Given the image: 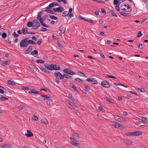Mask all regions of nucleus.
Segmentation results:
<instances>
[{"mask_svg": "<svg viewBox=\"0 0 148 148\" xmlns=\"http://www.w3.org/2000/svg\"><path fill=\"white\" fill-rule=\"evenodd\" d=\"M28 38H25L22 40L20 43V46L23 48L26 47L28 45L27 41Z\"/></svg>", "mask_w": 148, "mask_h": 148, "instance_id": "1", "label": "nucleus"}, {"mask_svg": "<svg viewBox=\"0 0 148 148\" xmlns=\"http://www.w3.org/2000/svg\"><path fill=\"white\" fill-rule=\"evenodd\" d=\"M101 84L103 86L106 88H108L110 87V85L108 82L106 80L102 81Z\"/></svg>", "mask_w": 148, "mask_h": 148, "instance_id": "2", "label": "nucleus"}, {"mask_svg": "<svg viewBox=\"0 0 148 148\" xmlns=\"http://www.w3.org/2000/svg\"><path fill=\"white\" fill-rule=\"evenodd\" d=\"M54 74L57 79H63V75H62L60 73L56 71L54 73Z\"/></svg>", "mask_w": 148, "mask_h": 148, "instance_id": "3", "label": "nucleus"}, {"mask_svg": "<svg viewBox=\"0 0 148 148\" xmlns=\"http://www.w3.org/2000/svg\"><path fill=\"white\" fill-rule=\"evenodd\" d=\"M113 116L114 117V119L118 121H125V120L121 116L117 115H113Z\"/></svg>", "mask_w": 148, "mask_h": 148, "instance_id": "4", "label": "nucleus"}, {"mask_svg": "<svg viewBox=\"0 0 148 148\" xmlns=\"http://www.w3.org/2000/svg\"><path fill=\"white\" fill-rule=\"evenodd\" d=\"M86 80L88 82H91L93 84H97V81L93 79L89 78H87Z\"/></svg>", "mask_w": 148, "mask_h": 148, "instance_id": "5", "label": "nucleus"}, {"mask_svg": "<svg viewBox=\"0 0 148 148\" xmlns=\"http://www.w3.org/2000/svg\"><path fill=\"white\" fill-rule=\"evenodd\" d=\"M67 103L69 105H71L72 107L75 110H77V107L75 106V104L73 103H72L71 101L69 100L67 101Z\"/></svg>", "mask_w": 148, "mask_h": 148, "instance_id": "6", "label": "nucleus"}, {"mask_svg": "<svg viewBox=\"0 0 148 148\" xmlns=\"http://www.w3.org/2000/svg\"><path fill=\"white\" fill-rule=\"evenodd\" d=\"M27 134L26 133L25 134L26 136L27 137H30L33 136V133L30 130H27Z\"/></svg>", "mask_w": 148, "mask_h": 148, "instance_id": "7", "label": "nucleus"}, {"mask_svg": "<svg viewBox=\"0 0 148 148\" xmlns=\"http://www.w3.org/2000/svg\"><path fill=\"white\" fill-rule=\"evenodd\" d=\"M121 125V124L116 122H114L113 124V127L116 128H119Z\"/></svg>", "mask_w": 148, "mask_h": 148, "instance_id": "8", "label": "nucleus"}, {"mask_svg": "<svg viewBox=\"0 0 148 148\" xmlns=\"http://www.w3.org/2000/svg\"><path fill=\"white\" fill-rule=\"evenodd\" d=\"M69 86L70 87L73 88L75 91L76 92H78V90L77 89L76 87L72 83H70L69 85Z\"/></svg>", "mask_w": 148, "mask_h": 148, "instance_id": "9", "label": "nucleus"}, {"mask_svg": "<svg viewBox=\"0 0 148 148\" xmlns=\"http://www.w3.org/2000/svg\"><path fill=\"white\" fill-rule=\"evenodd\" d=\"M137 124L138 125L141 126H147L148 125V124L147 123H144L143 121L140 122H137Z\"/></svg>", "mask_w": 148, "mask_h": 148, "instance_id": "10", "label": "nucleus"}, {"mask_svg": "<svg viewBox=\"0 0 148 148\" xmlns=\"http://www.w3.org/2000/svg\"><path fill=\"white\" fill-rule=\"evenodd\" d=\"M40 97H43L44 98V100H51V97L48 96L47 95H41Z\"/></svg>", "mask_w": 148, "mask_h": 148, "instance_id": "11", "label": "nucleus"}, {"mask_svg": "<svg viewBox=\"0 0 148 148\" xmlns=\"http://www.w3.org/2000/svg\"><path fill=\"white\" fill-rule=\"evenodd\" d=\"M120 14L125 16H129L131 15V14L130 13H126L122 12H119Z\"/></svg>", "mask_w": 148, "mask_h": 148, "instance_id": "12", "label": "nucleus"}, {"mask_svg": "<svg viewBox=\"0 0 148 148\" xmlns=\"http://www.w3.org/2000/svg\"><path fill=\"white\" fill-rule=\"evenodd\" d=\"M57 11L59 12H61L64 10V8L62 6H60L56 8Z\"/></svg>", "mask_w": 148, "mask_h": 148, "instance_id": "13", "label": "nucleus"}, {"mask_svg": "<svg viewBox=\"0 0 148 148\" xmlns=\"http://www.w3.org/2000/svg\"><path fill=\"white\" fill-rule=\"evenodd\" d=\"M134 136H138L142 134V132L141 131H136L135 132H133Z\"/></svg>", "mask_w": 148, "mask_h": 148, "instance_id": "14", "label": "nucleus"}, {"mask_svg": "<svg viewBox=\"0 0 148 148\" xmlns=\"http://www.w3.org/2000/svg\"><path fill=\"white\" fill-rule=\"evenodd\" d=\"M28 93L31 94H38L39 92L35 89H32L28 92Z\"/></svg>", "mask_w": 148, "mask_h": 148, "instance_id": "15", "label": "nucleus"}, {"mask_svg": "<svg viewBox=\"0 0 148 148\" xmlns=\"http://www.w3.org/2000/svg\"><path fill=\"white\" fill-rule=\"evenodd\" d=\"M138 116L140 118H141V119H142L143 120L148 121V119L146 118L145 117V116H142V114H139L138 115Z\"/></svg>", "mask_w": 148, "mask_h": 148, "instance_id": "16", "label": "nucleus"}, {"mask_svg": "<svg viewBox=\"0 0 148 148\" xmlns=\"http://www.w3.org/2000/svg\"><path fill=\"white\" fill-rule=\"evenodd\" d=\"M53 70H55L56 71H58L60 70V68L59 65L53 64Z\"/></svg>", "mask_w": 148, "mask_h": 148, "instance_id": "17", "label": "nucleus"}, {"mask_svg": "<svg viewBox=\"0 0 148 148\" xmlns=\"http://www.w3.org/2000/svg\"><path fill=\"white\" fill-rule=\"evenodd\" d=\"M62 34H64L65 31V28L62 26H60L59 28Z\"/></svg>", "mask_w": 148, "mask_h": 148, "instance_id": "18", "label": "nucleus"}, {"mask_svg": "<svg viewBox=\"0 0 148 148\" xmlns=\"http://www.w3.org/2000/svg\"><path fill=\"white\" fill-rule=\"evenodd\" d=\"M41 122L42 123H45L46 125L48 124L49 123L47 120V119L44 118L41 119Z\"/></svg>", "mask_w": 148, "mask_h": 148, "instance_id": "19", "label": "nucleus"}, {"mask_svg": "<svg viewBox=\"0 0 148 148\" xmlns=\"http://www.w3.org/2000/svg\"><path fill=\"white\" fill-rule=\"evenodd\" d=\"M5 96H7V97H9L11 95V93L10 91L8 90H5Z\"/></svg>", "mask_w": 148, "mask_h": 148, "instance_id": "20", "label": "nucleus"}, {"mask_svg": "<svg viewBox=\"0 0 148 148\" xmlns=\"http://www.w3.org/2000/svg\"><path fill=\"white\" fill-rule=\"evenodd\" d=\"M124 143L127 145H131L132 144V142L130 140H126L124 142Z\"/></svg>", "mask_w": 148, "mask_h": 148, "instance_id": "21", "label": "nucleus"}, {"mask_svg": "<svg viewBox=\"0 0 148 148\" xmlns=\"http://www.w3.org/2000/svg\"><path fill=\"white\" fill-rule=\"evenodd\" d=\"M84 20L88 21L89 23H93L97 22V21H94L91 19H84Z\"/></svg>", "mask_w": 148, "mask_h": 148, "instance_id": "22", "label": "nucleus"}, {"mask_svg": "<svg viewBox=\"0 0 148 148\" xmlns=\"http://www.w3.org/2000/svg\"><path fill=\"white\" fill-rule=\"evenodd\" d=\"M71 143L72 144L77 147H79L80 145L79 143L75 142L73 141H71Z\"/></svg>", "mask_w": 148, "mask_h": 148, "instance_id": "23", "label": "nucleus"}, {"mask_svg": "<svg viewBox=\"0 0 148 148\" xmlns=\"http://www.w3.org/2000/svg\"><path fill=\"white\" fill-rule=\"evenodd\" d=\"M10 63V62L7 61L3 62H1V65L3 66H5L6 65H8Z\"/></svg>", "mask_w": 148, "mask_h": 148, "instance_id": "24", "label": "nucleus"}, {"mask_svg": "<svg viewBox=\"0 0 148 148\" xmlns=\"http://www.w3.org/2000/svg\"><path fill=\"white\" fill-rule=\"evenodd\" d=\"M11 147V146L8 144L4 145H2L1 146V148H10Z\"/></svg>", "mask_w": 148, "mask_h": 148, "instance_id": "25", "label": "nucleus"}, {"mask_svg": "<svg viewBox=\"0 0 148 148\" xmlns=\"http://www.w3.org/2000/svg\"><path fill=\"white\" fill-rule=\"evenodd\" d=\"M135 90L138 91H140L141 92H145V90L144 88H136Z\"/></svg>", "mask_w": 148, "mask_h": 148, "instance_id": "26", "label": "nucleus"}, {"mask_svg": "<svg viewBox=\"0 0 148 148\" xmlns=\"http://www.w3.org/2000/svg\"><path fill=\"white\" fill-rule=\"evenodd\" d=\"M71 70L69 69H65L63 70V72L69 74V73L71 71Z\"/></svg>", "mask_w": 148, "mask_h": 148, "instance_id": "27", "label": "nucleus"}, {"mask_svg": "<svg viewBox=\"0 0 148 148\" xmlns=\"http://www.w3.org/2000/svg\"><path fill=\"white\" fill-rule=\"evenodd\" d=\"M8 83L9 84L12 86L15 85L16 84L15 82L10 80L8 81Z\"/></svg>", "mask_w": 148, "mask_h": 148, "instance_id": "28", "label": "nucleus"}, {"mask_svg": "<svg viewBox=\"0 0 148 148\" xmlns=\"http://www.w3.org/2000/svg\"><path fill=\"white\" fill-rule=\"evenodd\" d=\"M72 135L73 136V138L75 139H78L79 138V136L76 133H73Z\"/></svg>", "mask_w": 148, "mask_h": 148, "instance_id": "29", "label": "nucleus"}, {"mask_svg": "<svg viewBox=\"0 0 148 148\" xmlns=\"http://www.w3.org/2000/svg\"><path fill=\"white\" fill-rule=\"evenodd\" d=\"M27 25L29 27H31L34 26L33 23L31 21H29L27 23Z\"/></svg>", "mask_w": 148, "mask_h": 148, "instance_id": "30", "label": "nucleus"}, {"mask_svg": "<svg viewBox=\"0 0 148 148\" xmlns=\"http://www.w3.org/2000/svg\"><path fill=\"white\" fill-rule=\"evenodd\" d=\"M125 135L126 136H133L134 135L133 132H127L125 134Z\"/></svg>", "mask_w": 148, "mask_h": 148, "instance_id": "31", "label": "nucleus"}, {"mask_svg": "<svg viewBox=\"0 0 148 148\" xmlns=\"http://www.w3.org/2000/svg\"><path fill=\"white\" fill-rule=\"evenodd\" d=\"M114 84L115 85H116V86H119V85H120V86H123L125 87V88H127V86H125L123 84H119L117 82H114Z\"/></svg>", "mask_w": 148, "mask_h": 148, "instance_id": "32", "label": "nucleus"}, {"mask_svg": "<svg viewBox=\"0 0 148 148\" xmlns=\"http://www.w3.org/2000/svg\"><path fill=\"white\" fill-rule=\"evenodd\" d=\"M63 78L64 77L65 78L67 79L71 78V76L70 75L66 74H64L63 75Z\"/></svg>", "mask_w": 148, "mask_h": 148, "instance_id": "33", "label": "nucleus"}, {"mask_svg": "<svg viewBox=\"0 0 148 148\" xmlns=\"http://www.w3.org/2000/svg\"><path fill=\"white\" fill-rule=\"evenodd\" d=\"M42 12L43 11H42L38 13L37 18V19H39V18H41V16L42 14Z\"/></svg>", "mask_w": 148, "mask_h": 148, "instance_id": "34", "label": "nucleus"}, {"mask_svg": "<svg viewBox=\"0 0 148 148\" xmlns=\"http://www.w3.org/2000/svg\"><path fill=\"white\" fill-rule=\"evenodd\" d=\"M33 22L36 24V25L37 26H40V24L39 23L38 21L37 20H33Z\"/></svg>", "mask_w": 148, "mask_h": 148, "instance_id": "35", "label": "nucleus"}, {"mask_svg": "<svg viewBox=\"0 0 148 148\" xmlns=\"http://www.w3.org/2000/svg\"><path fill=\"white\" fill-rule=\"evenodd\" d=\"M38 51L36 50H34L31 53V54L32 55H37L38 54Z\"/></svg>", "mask_w": 148, "mask_h": 148, "instance_id": "36", "label": "nucleus"}, {"mask_svg": "<svg viewBox=\"0 0 148 148\" xmlns=\"http://www.w3.org/2000/svg\"><path fill=\"white\" fill-rule=\"evenodd\" d=\"M69 14V12L67 11H64L62 13V16L65 17Z\"/></svg>", "mask_w": 148, "mask_h": 148, "instance_id": "37", "label": "nucleus"}, {"mask_svg": "<svg viewBox=\"0 0 148 148\" xmlns=\"http://www.w3.org/2000/svg\"><path fill=\"white\" fill-rule=\"evenodd\" d=\"M110 12H111V14L112 16L114 17H117V16L116 15V14L114 12L113 10H112L110 11Z\"/></svg>", "mask_w": 148, "mask_h": 148, "instance_id": "38", "label": "nucleus"}, {"mask_svg": "<svg viewBox=\"0 0 148 148\" xmlns=\"http://www.w3.org/2000/svg\"><path fill=\"white\" fill-rule=\"evenodd\" d=\"M22 31L24 34H25L27 33V30L24 28H23L22 29Z\"/></svg>", "mask_w": 148, "mask_h": 148, "instance_id": "39", "label": "nucleus"}, {"mask_svg": "<svg viewBox=\"0 0 148 148\" xmlns=\"http://www.w3.org/2000/svg\"><path fill=\"white\" fill-rule=\"evenodd\" d=\"M53 64H51L50 65H49V67H48V69H49V70L53 71Z\"/></svg>", "mask_w": 148, "mask_h": 148, "instance_id": "40", "label": "nucleus"}, {"mask_svg": "<svg viewBox=\"0 0 148 148\" xmlns=\"http://www.w3.org/2000/svg\"><path fill=\"white\" fill-rule=\"evenodd\" d=\"M3 88H0V93L1 94H3L5 92L4 90H6V89L4 87H3Z\"/></svg>", "mask_w": 148, "mask_h": 148, "instance_id": "41", "label": "nucleus"}, {"mask_svg": "<svg viewBox=\"0 0 148 148\" xmlns=\"http://www.w3.org/2000/svg\"><path fill=\"white\" fill-rule=\"evenodd\" d=\"M0 99L1 101H4L6 100H8V99L4 97L1 96L0 97Z\"/></svg>", "mask_w": 148, "mask_h": 148, "instance_id": "42", "label": "nucleus"}, {"mask_svg": "<svg viewBox=\"0 0 148 148\" xmlns=\"http://www.w3.org/2000/svg\"><path fill=\"white\" fill-rule=\"evenodd\" d=\"M77 73H80V74H81L82 75V76H83V77H87V76H86L85 75L84 73H83V72H81V71H77Z\"/></svg>", "mask_w": 148, "mask_h": 148, "instance_id": "43", "label": "nucleus"}, {"mask_svg": "<svg viewBox=\"0 0 148 148\" xmlns=\"http://www.w3.org/2000/svg\"><path fill=\"white\" fill-rule=\"evenodd\" d=\"M42 42V39L41 38H40L38 40V41L37 42V44L38 45H40L41 44Z\"/></svg>", "mask_w": 148, "mask_h": 148, "instance_id": "44", "label": "nucleus"}, {"mask_svg": "<svg viewBox=\"0 0 148 148\" xmlns=\"http://www.w3.org/2000/svg\"><path fill=\"white\" fill-rule=\"evenodd\" d=\"M104 99H105L106 100V101H108L110 103H112V104L113 103L112 102H111V100H110V99L109 98H108L106 96H105L104 97Z\"/></svg>", "mask_w": 148, "mask_h": 148, "instance_id": "45", "label": "nucleus"}, {"mask_svg": "<svg viewBox=\"0 0 148 148\" xmlns=\"http://www.w3.org/2000/svg\"><path fill=\"white\" fill-rule=\"evenodd\" d=\"M49 17L50 18L52 19L57 20L58 19V18L54 16L49 15Z\"/></svg>", "mask_w": 148, "mask_h": 148, "instance_id": "46", "label": "nucleus"}, {"mask_svg": "<svg viewBox=\"0 0 148 148\" xmlns=\"http://www.w3.org/2000/svg\"><path fill=\"white\" fill-rule=\"evenodd\" d=\"M36 62L37 63H41L43 64L45 63V62L44 61L41 60H37L36 61Z\"/></svg>", "mask_w": 148, "mask_h": 148, "instance_id": "47", "label": "nucleus"}, {"mask_svg": "<svg viewBox=\"0 0 148 148\" xmlns=\"http://www.w3.org/2000/svg\"><path fill=\"white\" fill-rule=\"evenodd\" d=\"M42 70L45 72L47 73L48 74H49L50 73V71L46 69L45 68H42Z\"/></svg>", "mask_w": 148, "mask_h": 148, "instance_id": "48", "label": "nucleus"}, {"mask_svg": "<svg viewBox=\"0 0 148 148\" xmlns=\"http://www.w3.org/2000/svg\"><path fill=\"white\" fill-rule=\"evenodd\" d=\"M84 86L86 90L87 91H89V90H90V88L88 86H87V84H84Z\"/></svg>", "mask_w": 148, "mask_h": 148, "instance_id": "49", "label": "nucleus"}, {"mask_svg": "<svg viewBox=\"0 0 148 148\" xmlns=\"http://www.w3.org/2000/svg\"><path fill=\"white\" fill-rule=\"evenodd\" d=\"M119 4H118V5H117L116 6L115 9L116 10L119 12H120V8L119 7Z\"/></svg>", "mask_w": 148, "mask_h": 148, "instance_id": "50", "label": "nucleus"}, {"mask_svg": "<svg viewBox=\"0 0 148 148\" xmlns=\"http://www.w3.org/2000/svg\"><path fill=\"white\" fill-rule=\"evenodd\" d=\"M57 0L58 2H62L64 4H66L67 3L66 0Z\"/></svg>", "mask_w": 148, "mask_h": 148, "instance_id": "51", "label": "nucleus"}, {"mask_svg": "<svg viewBox=\"0 0 148 148\" xmlns=\"http://www.w3.org/2000/svg\"><path fill=\"white\" fill-rule=\"evenodd\" d=\"M50 9V8L49 7V6H48L46 8V9L44 11H45L46 12L49 13L50 11L51 10Z\"/></svg>", "mask_w": 148, "mask_h": 148, "instance_id": "52", "label": "nucleus"}, {"mask_svg": "<svg viewBox=\"0 0 148 148\" xmlns=\"http://www.w3.org/2000/svg\"><path fill=\"white\" fill-rule=\"evenodd\" d=\"M98 109L99 110L103 112H105V109L99 106L98 107Z\"/></svg>", "mask_w": 148, "mask_h": 148, "instance_id": "53", "label": "nucleus"}, {"mask_svg": "<svg viewBox=\"0 0 148 148\" xmlns=\"http://www.w3.org/2000/svg\"><path fill=\"white\" fill-rule=\"evenodd\" d=\"M143 34L141 33V31H139L138 34L136 37L138 38L140 37L141 36L143 35Z\"/></svg>", "mask_w": 148, "mask_h": 148, "instance_id": "54", "label": "nucleus"}, {"mask_svg": "<svg viewBox=\"0 0 148 148\" xmlns=\"http://www.w3.org/2000/svg\"><path fill=\"white\" fill-rule=\"evenodd\" d=\"M25 108L24 106L23 105H20L18 107V108L20 110H22Z\"/></svg>", "mask_w": 148, "mask_h": 148, "instance_id": "55", "label": "nucleus"}, {"mask_svg": "<svg viewBox=\"0 0 148 148\" xmlns=\"http://www.w3.org/2000/svg\"><path fill=\"white\" fill-rule=\"evenodd\" d=\"M54 6V2H53L51 4H49V7L50 8H51L52 7H53Z\"/></svg>", "mask_w": 148, "mask_h": 148, "instance_id": "56", "label": "nucleus"}, {"mask_svg": "<svg viewBox=\"0 0 148 148\" xmlns=\"http://www.w3.org/2000/svg\"><path fill=\"white\" fill-rule=\"evenodd\" d=\"M32 119L33 120H35V121H37L38 119V117L35 115H33L32 116Z\"/></svg>", "mask_w": 148, "mask_h": 148, "instance_id": "57", "label": "nucleus"}, {"mask_svg": "<svg viewBox=\"0 0 148 148\" xmlns=\"http://www.w3.org/2000/svg\"><path fill=\"white\" fill-rule=\"evenodd\" d=\"M6 36H7V34L5 32H4L2 34V37L3 38H6Z\"/></svg>", "mask_w": 148, "mask_h": 148, "instance_id": "58", "label": "nucleus"}, {"mask_svg": "<svg viewBox=\"0 0 148 148\" xmlns=\"http://www.w3.org/2000/svg\"><path fill=\"white\" fill-rule=\"evenodd\" d=\"M13 35L15 38H17L19 36V35L18 34H16L15 32H14Z\"/></svg>", "mask_w": 148, "mask_h": 148, "instance_id": "59", "label": "nucleus"}, {"mask_svg": "<svg viewBox=\"0 0 148 148\" xmlns=\"http://www.w3.org/2000/svg\"><path fill=\"white\" fill-rule=\"evenodd\" d=\"M70 99L71 100H72L73 102L74 103H77V101L74 99L73 97H72Z\"/></svg>", "mask_w": 148, "mask_h": 148, "instance_id": "60", "label": "nucleus"}, {"mask_svg": "<svg viewBox=\"0 0 148 148\" xmlns=\"http://www.w3.org/2000/svg\"><path fill=\"white\" fill-rule=\"evenodd\" d=\"M21 89L23 90H27L29 89V88L26 86H22Z\"/></svg>", "mask_w": 148, "mask_h": 148, "instance_id": "61", "label": "nucleus"}, {"mask_svg": "<svg viewBox=\"0 0 148 148\" xmlns=\"http://www.w3.org/2000/svg\"><path fill=\"white\" fill-rule=\"evenodd\" d=\"M119 2H118V0H114L113 1V3L114 5H117L119 4L118 3Z\"/></svg>", "mask_w": 148, "mask_h": 148, "instance_id": "62", "label": "nucleus"}, {"mask_svg": "<svg viewBox=\"0 0 148 148\" xmlns=\"http://www.w3.org/2000/svg\"><path fill=\"white\" fill-rule=\"evenodd\" d=\"M107 75L108 76V77L110 78H113V79H116V78L112 75Z\"/></svg>", "mask_w": 148, "mask_h": 148, "instance_id": "63", "label": "nucleus"}, {"mask_svg": "<svg viewBox=\"0 0 148 148\" xmlns=\"http://www.w3.org/2000/svg\"><path fill=\"white\" fill-rule=\"evenodd\" d=\"M138 48L140 49H142L143 48V45L142 44H140L138 46Z\"/></svg>", "mask_w": 148, "mask_h": 148, "instance_id": "64", "label": "nucleus"}]
</instances>
